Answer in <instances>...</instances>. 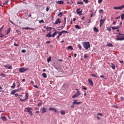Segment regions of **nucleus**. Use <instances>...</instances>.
I'll return each mask as SVG.
<instances>
[{"instance_id": "24", "label": "nucleus", "mask_w": 124, "mask_h": 124, "mask_svg": "<svg viewBox=\"0 0 124 124\" xmlns=\"http://www.w3.org/2000/svg\"><path fill=\"white\" fill-rule=\"evenodd\" d=\"M67 49H68V50L70 49L71 51H72V50H73V47H72V46H68Z\"/></svg>"}, {"instance_id": "30", "label": "nucleus", "mask_w": 124, "mask_h": 124, "mask_svg": "<svg viewBox=\"0 0 124 124\" xmlns=\"http://www.w3.org/2000/svg\"><path fill=\"white\" fill-rule=\"evenodd\" d=\"M61 115H65V111L64 110H61Z\"/></svg>"}, {"instance_id": "53", "label": "nucleus", "mask_w": 124, "mask_h": 124, "mask_svg": "<svg viewBox=\"0 0 124 124\" xmlns=\"http://www.w3.org/2000/svg\"><path fill=\"white\" fill-rule=\"evenodd\" d=\"M39 23H44V20H41L39 21Z\"/></svg>"}, {"instance_id": "7", "label": "nucleus", "mask_w": 124, "mask_h": 124, "mask_svg": "<svg viewBox=\"0 0 124 124\" xmlns=\"http://www.w3.org/2000/svg\"><path fill=\"white\" fill-rule=\"evenodd\" d=\"M124 7V5H122L121 6H118V7H114L113 8L114 9H116V10H122L123 8Z\"/></svg>"}, {"instance_id": "18", "label": "nucleus", "mask_w": 124, "mask_h": 124, "mask_svg": "<svg viewBox=\"0 0 124 124\" xmlns=\"http://www.w3.org/2000/svg\"><path fill=\"white\" fill-rule=\"evenodd\" d=\"M110 67L112 69H116V66L113 63H111Z\"/></svg>"}, {"instance_id": "26", "label": "nucleus", "mask_w": 124, "mask_h": 124, "mask_svg": "<svg viewBox=\"0 0 124 124\" xmlns=\"http://www.w3.org/2000/svg\"><path fill=\"white\" fill-rule=\"evenodd\" d=\"M46 29L47 31H52V27H47Z\"/></svg>"}, {"instance_id": "15", "label": "nucleus", "mask_w": 124, "mask_h": 124, "mask_svg": "<svg viewBox=\"0 0 124 124\" xmlns=\"http://www.w3.org/2000/svg\"><path fill=\"white\" fill-rule=\"evenodd\" d=\"M49 110H51V111H54V112H55V113H57V110L56 108H53L52 107L49 108Z\"/></svg>"}, {"instance_id": "34", "label": "nucleus", "mask_w": 124, "mask_h": 124, "mask_svg": "<svg viewBox=\"0 0 124 124\" xmlns=\"http://www.w3.org/2000/svg\"><path fill=\"white\" fill-rule=\"evenodd\" d=\"M121 20H123L124 19V14H121Z\"/></svg>"}, {"instance_id": "42", "label": "nucleus", "mask_w": 124, "mask_h": 124, "mask_svg": "<svg viewBox=\"0 0 124 124\" xmlns=\"http://www.w3.org/2000/svg\"><path fill=\"white\" fill-rule=\"evenodd\" d=\"M78 47L79 50H82V46H81L80 45H78Z\"/></svg>"}, {"instance_id": "62", "label": "nucleus", "mask_w": 124, "mask_h": 124, "mask_svg": "<svg viewBox=\"0 0 124 124\" xmlns=\"http://www.w3.org/2000/svg\"><path fill=\"white\" fill-rule=\"evenodd\" d=\"M33 87L36 88V89H38V86L37 85H33Z\"/></svg>"}, {"instance_id": "56", "label": "nucleus", "mask_w": 124, "mask_h": 124, "mask_svg": "<svg viewBox=\"0 0 124 124\" xmlns=\"http://www.w3.org/2000/svg\"><path fill=\"white\" fill-rule=\"evenodd\" d=\"M22 53H26V49H23L21 50Z\"/></svg>"}, {"instance_id": "16", "label": "nucleus", "mask_w": 124, "mask_h": 124, "mask_svg": "<svg viewBox=\"0 0 124 124\" xmlns=\"http://www.w3.org/2000/svg\"><path fill=\"white\" fill-rule=\"evenodd\" d=\"M80 8H78V9H77V14L79 15V14H81V13H82V11H80Z\"/></svg>"}, {"instance_id": "19", "label": "nucleus", "mask_w": 124, "mask_h": 124, "mask_svg": "<svg viewBox=\"0 0 124 124\" xmlns=\"http://www.w3.org/2000/svg\"><path fill=\"white\" fill-rule=\"evenodd\" d=\"M112 30H119L120 29V26H116V27H111Z\"/></svg>"}, {"instance_id": "60", "label": "nucleus", "mask_w": 124, "mask_h": 124, "mask_svg": "<svg viewBox=\"0 0 124 124\" xmlns=\"http://www.w3.org/2000/svg\"><path fill=\"white\" fill-rule=\"evenodd\" d=\"M103 0H98V3H101V2H102Z\"/></svg>"}, {"instance_id": "39", "label": "nucleus", "mask_w": 124, "mask_h": 124, "mask_svg": "<svg viewBox=\"0 0 124 124\" xmlns=\"http://www.w3.org/2000/svg\"><path fill=\"white\" fill-rule=\"evenodd\" d=\"M15 95L16 97H17V96H23L22 95H18V93L15 94Z\"/></svg>"}, {"instance_id": "63", "label": "nucleus", "mask_w": 124, "mask_h": 124, "mask_svg": "<svg viewBox=\"0 0 124 124\" xmlns=\"http://www.w3.org/2000/svg\"><path fill=\"white\" fill-rule=\"evenodd\" d=\"M118 34H119V35H123V36L124 35V34L121 33V32L118 33Z\"/></svg>"}, {"instance_id": "1", "label": "nucleus", "mask_w": 124, "mask_h": 124, "mask_svg": "<svg viewBox=\"0 0 124 124\" xmlns=\"http://www.w3.org/2000/svg\"><path fill=\"white\" fill-rule=\"evenodd\" d=\"M82 46L85 50H88L89 48H91V45L89 42H82Z\"/></svg>"}, {"instance_id": "22", "label": "nucleus", "mask_w": 124, "mask_h": 124, "mask_svg": "<svg viewBox=\"0 0 124 124\" xmlns=\"http://www.w3.org/2000/svg\"><path fill=\"white\" fill-rule=\"evenodd\" d=\"M22 30H33L32 28H30V27H26V28H22Z\"/></svg>"}, {"instance_id": "38", "label": "nucleus", "mask_w": 124, "mask_h": 124, "mask_svg": "<svg viewBox=\"0 0 124 124\" xmlns=\"http://www.w3.org/2000/svg\"><path fill=\"white\" fill-rule=\"evenodd\" d=\"M82 89H83V90H84L85 91H87V87H85V86H82Z\"/></svg>"}, {"instance_id": "21", "label": "nucleus", "mask_w": 124, "mask_h": 124, "mask_svg": "<svg viewBox=\"0 0 124 124\" xmlns=\"http://www.w3.org/2000/svg\"><path fill=\"white\" fill-rule=\"evenodd\" d=\"M42 75L44 78H47V74L46 73H43Z\"/></svg>"}, {"instance_id": "64", "label": "nucleus", "mask_w": 124, "mask_h": 124, "mask_svg": "<svg viewBox=\"0 0 124 124\" xmlns=\"http://www.w3.org/2000/svg\"><path fill=\"white\" fill-rule=\"evenodd\" d=\"M120 98H121V100H124V97L121 96Z\"/></svg>"}, {"instance_id": "3", "label": "nucleus", "mask_w": 124, "mask_h": 124, "mask_svg": "<svg viewBox=\"0 0 124 124\" xmlns=\"http://www.w3.org/2000/svg\"><path fill=\"white\" fill-rule=\"evenodd\" d=\"M53 30L55 31L54 33H53V36H56V35H57V34H58V33H59L61 36H62V33H63L62 31H56V29L55 28H53Z\"/></svg>"}, {"instance_id": "10", "label": "nucleus", "mask_w": 124, "mask_h": 124, "mask_svg": "<svg viewBox=\"0 0 124 124\" xmlns=\"http://www.w3.org/2000/svg\"><path fill=\"white\" fill-rule=\"evenodd\" d=\"M88 83H89L90 86H91L92 87H93V80H92V79H91V78L88 79Z\"/></svg>"}, {"instance_id": "37", "label": "nucleus", "mask_w": 124, "mask_h": 124, "mask_svg": "<svg viewBox=\"0 0 124 124\" xmlns=\"http://www.w3.org/2000/svg\"><path fill=\"white\" fill-rule=\"evenodd\" d=\"M84 58V59H88V58H89V56H88V54H85Z\"/></svg>"}, {"instance_id": "58", "label": "nucleus", "mask_w": 124, "mask_h": 124, "mask_svg": "<svg viewBox=\"0 0 124 124\" xmlns=\"http://www.w3.org/2000/svg\"><path fill=\"white\" fill-rule=\"evenodd\" d=\"M75 104H73V105L71 106V108H74L75 107Z\"/></svg>"}, {"instance_id": "27", "label": "nucleus", "mask_w": 124, "mask_h": 124, "mask_svg": "<svg viewBox=\"0 0 124 124\" xmlns=\"http://www.w3.org/2000/svg\"><path fill=\"white\" fill-rule=\"evenodd\" d=\"M16 87V84H15V82H14L13 83V86H11V88H12V89H15Z\"/></svg>"}, {"instance_id": "51", "label": "nucleus", "mask_w": 124, "mask_h": 124, "mask_svg": "<svg viewBox=\"0 0 124 124\" xmlns=\"http://www.w3.org/2000/svg\"><path fill=\"white\" fill-rule=\"evenodd\" d=\"M91 76H93V77H97V76L94 75V74H91Z\"/></svg>"}, {"instance_id": "54", "label": "nucleus", "mask_w": 124, "mask_h": 124, "mask_svg": "<svg viewBox=\"0 0 124 124\" xmlns=\"http://www.w3.org/2000/svg\"><path fill=\"white\" fill-rule=\"evenodd\" d=\"M14 45L16 46H19V44H16V43L15 42L14 43Z\"/></svg>"}, {"instance_id": "44", "label": "nucleus", "mask_w": 124, "mask_h": 124, "mask_svg": "<svg viewBox=\"0 0 124 124\" xmlns=\"http://www.w3.org/2000/svg\"><path fill=\"white\" fill-rule=\"evenodd\" d=\"M100 78H103V79H105V80H107V78H105V77H104V76H103V75H101Z\"/></svg>"}, {"instance_id": "59", "label": "nucleus", "mask_w": 124, "mask_h": 124, "mask_svg": "<svg viewBox=\"0 0 124 124\" xmlns=\"http://www.w3.org/2000/svg\"><path fill=\"white\" fill-rule=\"evenodd\" d=\"M8 69H12V66H9L8 67Z\"/></svg>"}, {"instance_id": "11", "label": "nucleus", "mask_w": 124, "mask_h": 124, "mask_svg": "<svg viewBox=\"0 0 124 124\" xmlns=\"http://www.w3.org/2000/svg\"><path fill=\"white\" fill-rule=\"evenodd\" d=\"M47 112V108L43 107L42 108V114H44V113H46Z\"/></svg>"}, {"instance_id": "17", "label": "nucleus", "mask_w": 124, "mask_h": 124, "mask_svg": "<svg viewBox=\"0 0 124 124\" xmlns=\"http://www.w3.org/2000/svg\"><path fill=\"white\" fill-rule=\"evenodd\" d=\"M57 3H58V4H63L64 2L63 0H58L56 1Z\"/></svg>"}, {"instance_id": "9", "label": "nucleus", "mask_w": 124, "mask_h": 124, "mask_svg": "<svg viewBox=\"0 0 124 124\" xmlns=\"http://www.w3.org/2000/svg\"><path fill=\"white\" fill-rule=\"evenodd\" d=\"M46 37H55V36H53V34L51 35V31H49L47 34L46 35Z\"/></svg>"}, {"instance_id": "40", "label": "nucleus", "mask_w": 124, "mask_h": 124, "mask_svg": "<svg viewBox=\"0 0 124 124\" xmlns=\"http://www.w3.org/2000/svg\"><path fill=\"white\" fill-rule=\"evenodd\" d=\"M54 68H55V69H57V70H60V67H58L57 66H55L54 67Z\"/></svg>"}, {"instance_id": "12", "label": "nucleus", "mask_w": 124, "mask_h": 124, "mask_svg": "<svg viewBox=\"0 0 124 124\" xmlns=\"http://www.w3.org/2000/svg\"><path fill=\"white\" fill-rule=\"evenodd\" d=\"M62 23V21L60 20V18H57L55 21V22L54 23V25L58 24H61Z\"/></svg>"}, {"instance_id": "47", "label": "nucleus", "mask_w": 124, "mask_h": 124, "mask_svg": "<svg viewBox=\"0 0 124 124\" xmlns=\"http://www.w3.org/2000/svg\"><path fill=\"white\" fill-rule=\"evenodd\" d=\"M83 2L85 3H88L89 2V0H83Z\"/></svg>"}, {"instance_id": "52", "label": "nucleus", "mask_w": 124, "mask_h": 124, "mask_svg": "<svg viewBox=\"0 0 124 124\" xmlns=\"http://www.w3.org/2000/svg\"><path fill=\"white\" fill-rule=\"evenodd\" d=\"M21 102H23V101H26V100H26V99H20L19 100Z\"/></svg>"}, {"instance_id": "48", "label": "nucleus", "mask_w": 124, "mask_h": 124, "mask_svg": "<svg viewBox=\"0 0 124 124\" xmlns=\"http://www.w3.org/2000/svg\"><path fill=\"white\" fill-rule=\"evenodd\" d=\"M97 116H101V117H102V116H103V115L102 114H101V113H98L97 114Z\"/></svg>"}, {"instance_id": "6", "label": "nucleus", "mask_w": 124, "mask_h": 124, "mask_svg": "<svg viewBox=\"0 0 124 124\" xmlns=\"http://www.w3.org/2000/svg\"><path fill=\"white\" fill-rule=\"evenodd\" d=\"M116 37L117 38L116 39V40H117V41H122V40H124V36H121V37H120V36L117 35H116Z\"/></svg>"}, {"instance_id": "45", "label": "nucleus", "mask_w": 124, "mask_h": 124, "mask_svg": "<svg viewBox=\"0 0 124 124\" xmlns=\"http://www.w3.org/2000/svg\"><path fill=\"white\" fill-rule=\"evenodd\" d=\"M8 3V1H6L5 2L3 3V5H7Z\"/></svg>"}, {"instance_id": "43", "label": "nucleus", "mask_w": 124, "mask_h": 124, "mask_svg": "<svg viewBox=\"0 0 124 124\" xmlns=\"http://www.w3.org/2000/svg\"><path fill=\"white\" fill-rule=\"evenodd\" d=\"M62 33H69V31H62Z\"/></svg>"}, {"instance_id": "57", "label": "nucleus", "mask_w": 124, "mask_h": 124, "mask_svg": "<svg viewBox=\"0 0 124 124\" xmlns=\"http://www.w3.org/2000/svg\"><path fill=\"white\" fill-rule=\"evenodd\" d=\"M0 37L1 38L3 37L4 35L3 34H2V33H0Z\"/></svg>"}, {"instance_id": "33", "label": "nucleus", "mask_w": 124, "mask_h": 124, "mask_svg": "<svg viewBox=\"0 0 124 124\" xmlns=\"http://www.w3.org/2000/svg\"><path fill=\"white\" fill-rule=\"evenodd\" d=\"M4 27V25H3L1 27H0V33H1V31H2V30H3Z\"/></svg>"}, {"instance_id": "25", "label": "nucleus", "mask_w": 124, "mask_h": 124, "mask_svg": "<svg viewBox=\"0 0 124 124\" xmlns=\"http://www.w3.org/2000/svg\"><path fill=\"white\" fill-rule=\"evenodd\" d=\"M75 28H76V29H78V30H81V27H80L78 25H76Z\"/></svg>"}, {"instance_id": "20", "label": "nucleus", "mask_w": 124, "mask_h": 124, "mask_svg": "<svg viewBox=\"0 0 124 124\" xmlns=\"http://www.w3.org/2000/svg\"><path fill=\"white\" fill-rule=\"evenodd\" d=\"M25 96H26V97L25 98V100H28V99H29V93H25Z\"/></svg>"}, {"instance_id": "49", "label": "nucleus", "mask_w": 124, "mask_h": 124, "mask_svg": "<svg viewBox=\"0 0 124 124\" xmlns=\"http://www.w3.org/2000/svg\"><path fill=\"white\" fill-rule=\"evenodd\" d=\"M107 30L108 31H111L112 29H111L110 27H109L107 28Z\"/></svg>"}, {"instance_id": "13", "label": "nucleus", "mask_w": 124, "mask_h": 124, "mask_svg": "<svg viewBox=\"0 0 124 124\" xmlns=\"http://www.w3.org/2000/svg\"><path fill=\"white\" fill-rule=\"evenodd\" d=\"M0 119L3 122H6L7 121V119H6L5 116H1Z\"/></svg>"}, {"instance_id": "29", "label": "nucleus", "mask_w": 124, "mask_h": 124, "mask_svg": "<svg viewBox=\"0 0 124 124\" xmlns=\"http://www.w3.org/2000/svg\"><path fill=\"white\" fill-rule=\"evenodd\" d=\"M77 4H80L81 5L84 4V2L83 1H78L77 2Z\"/></svg>"}, {"instance_id": "35", "label": "nucleus", "mask_w": 124, "mask_h": 124, "mask_svg": "<svg viewBox=\"0 0 124 124\" xmlns=\"http://www.w3.org/2000/svg\"><path fill=\"white\" fill-rule=\"evenodd\" d=\"M47 62H51V57H49L48 58H47Z\"/></svg>"}, {"instance_id": "14", "label": "nucleus", "mask_w": 124, "mask_h": 124, "mask_svg": "<svg viewBox=\"0 0 124 124\" xmlns=\"http://www.w3.org/2000/svg\"><path fill=\"white\" fill-rule=\"evenodd\" d=\"M106 20V18H104L103 19H101L100 20V23L101 24H104V22H105V20Z\"/></svg>"}, {"instance_id": "46", "label": "nucleus", "mask_w": 124, "mask_h": 124, "mask_svg": "<svg viewBox=\"0 0 124 124\" xmlns=\"http://www.w3.org/2000/svg\"><path fill=\"white\" fill-rule=\"evenodd\" d=\"M57 16H62V12L59 13L58 14Z\"/></svg>"}, {"instance_id": "55", "label": "nucleus", "mask_w": 124, "mask_h": 124, "mask_svg": "<svg viewBox=\"0 0 124 124\" xmlns=\"http://www.w3.org/2000/svg\"><path fill=\"white\" fill-rule=\"evenodd\" d=\"M11 94H15V92H14V90H13L11 93Z\"/></svg>"}, {"instance_id": "61", "label": "nucleus", "mask_w": 124, "mask_h": 124, "mask_svg": "<svg viewBox=\"0 0 124 124\" xmlns=\"http://www.w3.org/2000/svg\"><path fill=\"white\" fill-rule=\"evenodd\" d=\"M84 95L85 96H87V92H86V91H84Z\"/></svg>"}, {"instance_id": "41", "label": "nucleus", "mask_w": 124, "mask_h": 124, "mask_svg": "<svg viewBox=\"0 0 124 124\" xmlns=\"http://www.w3.org/2000/svg\"><path fill=\"white\" fill-rule=\"evenodd\" d=\"M0 76H1V77H5V75L3 73L0 74Z\"/></svg>"}, {"instance_id": "8", "label": "nucleus", "mask_w": 124, "mask_h": 124, "mask_svg": "<svg viewBox=\"0 0 124 124\" xmlns=\"http://www.w3.org/2000/svg\"><path fill=\"white\" fill-rule=\"evenodd\" d=\"M78 100H74L73 102V104H74L75 105H79V104H81L82 103V102H77Z\"/></svg>"}, {"instance_id": "2", "label": "nucleus", "mask_w": 124, "mask_h": 124, "mask_svg": "<svg viewBox=\"0 0 124 124\" xmlns=\"http://www.w3.org/2000/svg\"><path fill=\"white\" fill-rule=\"evenodd\" d=\"M24 112H28L31 117H32V115H33V113H32V108L30 107L26 108L24 109Z\"/></svg>"}, {"instance_id": "32", "label": "nucleus", "mask_w": 124, "mask_h": 124, "mask_svg": "<svg viewBox=\"0 0 124 124\" xmlns=\"http://www.w3.org/2000/svg\"><path fill=\"white\" fill-rule=\"evenodd\" d=\"M35 95L37 97L39 96V92H37L35 93Z\"/></svg>"}, {"instance_id": "5", "label": "nucleus", "mask_w": 124, "mask_h": 124, "mask_svg": "<svg viewBox=\"0 0 124 124\" xmlns=\"http://www.w3.org/2000/svg\"><path fill=\"white\" fill-rule=\"evenodd\" d=\"M81 94L80 91H77L72 96V98H75V97H78L79 95Z\"/></svg>"}, {"instance_id": "36", "label": "nucleus", "mask_w": 124, "mask_h": 124, "mask_svg": "<svg viewBox=\"0 0 124 124\" xmlns=\"http://www.w3.org/2000/svg\"><path fill=\"white\" fill-rule=\"evenodd\" d=\"M42 104H43V102H42V101H41V102L40 103H39L38 104V105H37V106H41V105H42Z\"/></svg>"}, {"instance_id": "23", "label": "nucleus", "mask_w": 124, "mask_h": 124, "mask_svg": "<svg viewBox=\"0 0 124 124\" xmlns=\"http://www.w3.org/2000/svg\"><path fill=\"white\" fill-rule=\"evenodd\" d=\"M93 31H95V32H98L99 30L97 29V28L94 27L93 28Z\"/></svg>"}, {"instance_id": "28", "label": "nucleus", "mask_w": 124, "mask_h": 124, "mask_svg": "<svg viewBox=\"0 0 124 124\" xmlns=\"http://www.w3.org/2000/svg\"><path fill=\"white\" fill-rule=\"evenodd\" d=\"M104 13V11H103V10L102 9H100L99 10V13H100V14H102V13Z\"/></svg>"}, {"instance_id": "31", "label": "nucleus", "mask_w": 124, "mask_h": 124, "mask_svg": "<svg viewBox=\"0 0 124 124\" xmlns=\"http://www.w3.org/2000/svg\"><path fill=\"white\" fill-rule=\"evenodd\" d=\"M107 46H108L109 47H113V44L111 43H108L107 44Z\"/></svg>"}, {"instance_id": "50", "label": "nucleus", "mask_w": 124, "mask_h": 124, "mask_svg": "<svg viewBox=\"0 0 124 124\" xmlns=\"http://www.w3.org/2000/svg\"><path fill=\"white\" fill-rule=\"evenodd\" d=\"M10 32V28H9L8 31H7V34H8Z\"/></svg>"}, {"instance_id": "4", "label": "nucleus", "mask_w": 124, "mask_h": 124, "mask_svg": "<svg viewBox=\"0 0 124 124\" xmlns=\"http://www.w3.org/2000/svg\"><path fill=\"white\" fill-rule=\"evenodd\" d=\"M29 70V68H25L24 67L20 68L18 70L19 72H20L21 73H24L25 71H28Z\"/></svg>"}]
</instances>
